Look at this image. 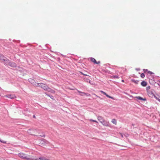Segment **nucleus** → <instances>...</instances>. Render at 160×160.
Listing matches in <instances>:
<instances>
[{"label":"nucleus","instance_id":"obj_12","mask_svg":"<svg viewBox=\"0 0 160 160\" xmlns=\"http://www.w3.org/2000/svg\"><path fill=\"white\" fill-rule=\"evenodd\" d=\"M38 159L40 160H47L46 158L44 157H40L39 158H37L35 159L36 160H38Z\"/></svg>","mask_w":160,"mask_h":160},{"label":"nucleus","instance_id":"obj_18","mask_svg":"<svg viewBox=\"0 0 160 160\" xmlns=\"http://www.w3.org/2000/svg\"><path fill=\"white\" fill-rule=\"evenodd\" d=\"M141 78H143L145 77V75L143 73H142L141 75Z\"/></svg>","mask_w":160,"mask_h":160},{"label":"nucleus","instance_id":"obj_2","mask_svg":"<svg viewBox=\"0 0 160 160\" xmlns=\"http://www.w3.org/2000/svg\"><path fill=\"white\" fill-rule=\"evenodd\" d=\"M18 156L20 158L23 159H26L28 160H31V159L30 158L29 156L27 155L26 154L22 153H20L18 154Z\"/></svg>","mask_w":160,"mask_h":160},{"label":"nucleus","instance_id":"obj_23","mask_svg":"<svg viewBox=\"0 0 160 160\" xmlns=\"http://www.w3.org/2000/svg\"><path fill=\"white\" fill-rule=\"evenodd\" d=\"M39 136L44 137H45V135L44 134H43L42 135H40Z\"/></svg>","mask_w":160,"mask_h":160},{"label":"nucleus","instance_id":"obj_17","mask_svg":"<svg viewBox=\"0 0 160 160\" xmlns=\"http://www.w3.org/2000/svg\"><path fill=\"white\" fill-rule=\"evenodd\" d=\"M89 120L90 121L93 122H97V123H98V122L97 121H96V120H93L92 119H90Z\"/></svg>","mask_w":160,"mask_h":160},{"label":"nucleus","instance_id":"obj_3","mask_svg":"<svg viewBox=\"0 0 160 160\" xmlns=\"http://www.w3.org/2000/svg\"><path fill=\"white\" fill-rule=\"evenodd\" d=\"M101 123L105 126H109L110 124L108 121L105 120L104 119L101 122Z\"/></svg>","mask_w":160,"mask_h":160},{"label":"nucleus","instance_id":"obj_1","mask_svg":"<svg viewBox=\"0 0 160 160\" xmlns=\"http://www.w3.org/2000/svg\"><path fill=\"white\" fill-rule=\"evenodd\" d=\"M29 80V82L34 86L40 87L45 90L48 91L52 93H55L54 90L49 88L45 84L37 83L34 81V80L31 79H30Z\"/></svg>","mask_w":160,"mask_h":160},{"label":"nucleus","instance_id":"obj_31","mask_svg":"<svg viewBox=\"0 0 160 160\" xmlns=\"http://www.w3.org/2000/svg\"><path fill=\"white\" fill-rule=\"evenodd\" d=\"M122 82H124V80H122Z\"/></svg>","mask_w":160,"mask_h":160},{"label":"nucleus","instance_id":"obj_25","mask_svg":"<svg viewBox=\"0 0 160 160\" xmlns=\"http://www.w3.org/2000/svg\"><path fill=\"white\" fill-rule=\"evenodd\" d=\"M81 73H82V75H85V76H87V75L86 74H85V73H83L82 72H81Z\"/></svg>","mask_w":160,"mask_h":160},{"label":"nucleus","instance_id":"obj_20","mask_svg":"<svg viewBox=\"0 0 160 160\" xmlns=\"http://www.w3.org/2000/svg\"><path fill=\"white\" fill-rule=\"evenodd\" d=\"M100 92L102 94H104V95H107V94H106V93L104 92H103V91H100Z\"/></svg>","mask_w":160,"mask_h":160},{"label":"nucleus","instance_id":"obj_6","mask_svg":"<svg viewBox=\"0 0 160 160\" xmlns=\"http://www.w3.org/2000/svg\"><path fill=\"white\" fill-rule=\"evenodd\" d=\"M23 113L26 116H29L30 115V112L27 109L24 110Z\"/></svg>","mask_w":160,"mask_h":160},{"label":"nucleus","instance_id":"obj_27","mask_svg":"<svg viewBox=\"0 0 160 160\" xmlns=\"http://www.w3.org/2000/svg\"><path fill=\"white\" fill-rule=\"evenodd\" d=\"M148 73H149L151 74H152V73L151 72V71H148Z\"/></svg>","mask_w":160,"mask_h":160},{"label":"nucleus","instance_id":"obj_15","mask_svg":"<svg viewBox=\"0 0 160 160\" xmlns=\"http://www.w3.org/2000/svg\"><path fill=\"white\" fill-rule=\"evenodd\" d=\"M132 81L136 84H138V80H132Z\"/></svg>","mask_w":160,"mask_h":160},{"label":"nucleus","instance_id":"obj_32","mask_svg":"<svg viewBox=\"0 0 160 160\" xmlns=\"http://www.w3.org/2000/svg\"><path fill=\"white\" fill-rule=\"evenodd\" d=\"M160 102V101H159Z\"/></svg>","mask_w":160,"mask_h":160},{"label":"nucleus","instance_id":"obj_8","mask_svg":"<svg viewBox=\"0 0 160 160\" xmlns=\"http://www.w3.org/2000/svg\"><path fill=\"white\" fill-rule=\"evenodd\" d=\"M0 59L4 61H8L9 60L7 59V58L4 57L3 55H1L0 56Z\"/></svg>","mask_w":160,"mask_h":160},{"label":"nucleus","instance_id":"obj_26","mask_svg":"<svg viewBox=\"0 0 160 160\" xmlns=\"http://www.w3.org/2000/svg\"><path fill=\"white\" fill-rule=\"evenodd\" d=\"M120 134L121 137L123 138V135L121 133H120Z\"/></svg>","mask_w":160,"mask_h":160},{"label":"nucleus","instance_id":"obj_7","mask_svg":"<svg viewBox=\"0 0 160 160\" xmlns=\"http://www.w3.org/2000/svg\"><path fill=\"white\" fill-rule=\"evenodd\" d=\"M90 60L91 61H92V62H93L95 64H99V63H100V61L97 62L95 59L92 58H90Z\"/></svg>","mask_w":160,"mask_h":160},{"label":"nucleus","instance_id":"obj_22","mask_svg":"<svg viewBox=\"0 0 160 160\" xmlns=\"http://www.w3.org/2000/svg\"><path fill=\"white\" fill-rule=\"evenodd\" d=\"M113 78H118L119 77L118 76H112Z\"/></svg>","mask_w":160,"mask_h":160},{"label":"nucleus","instance_id":"obj_21","mask_svg":"<svg viewBox=\"0 0 160 160\" xmlns=\"http://www.w3.org/2000/svg\"><path fill=\"white\" fill-rule=\"evenodd\" d=\"M85 81L87 82H89V83H90V81L89 79H85Z\"/></svg>","mask_w":160,"mask_h":160},{"label":"nucleus","instance_id":"obj_24","mask_svg":"<svg viewBox=\"0 0 160 160\" xmlns=\"http://www.w3.org/2000/svg\"><path fill=\"white\" fill-rule=\"evenodd\" d=\"M150 86H148L147 87V88H146V89L147 90H148L149 89H150Z\"/></svg>","mask_w":160,"mask_h":160},{"label":"nucleus","instance_id":"obj_30","mask_svg":"<svg viewBox=\"0 0 160 160\" xmlns=\"http://www.w3.org/2000/svg\"><path fill=\"white\" fill-rule=\"evenodd\" d=\"M33 118H35V116L34 115L33 116Z\"/></svg>","mask_w":160,"mask_h":160},{"label":"nucleus","instance_id":"obj_11","mask_svg":"<svg viewBox=\"0 0 160 160\" xmlns=\"http://www.w3.org/2000/svg\"><path fill=\"white\" fill-rule=\"evenodd\" d=\"M141 84L142 86L145 87L146 86L147 83L145 81H143L142 82Z\"/></svg>","mask_w":160,"mask_h":160},{"label":"nucleus","instance_id":"obj_5","mask_svg":"<svg viewBox=\"0 0 160 160\" xmlns=\"http://www.w3.org/2000/svg\"><path fill=\"white\" fill-rule=\"evenodd\" d=\"M7 62H8V65L12 67H15L16 66V64L12 62H10L9 61H7Z\"/></svg>","mask_w":160,"mask_h":160},{"label":"nucleus","instance_id":"obj_19","mask_svg":"<svg viewBox=\"0 0 160 160\" xmlns=\"http://www.w3.org/2000/svg\"><path fill=\"white\" fill-rule=\"evenodd\" d=\"M107 97L109 98H110L112 99H114V98H113V97H110V96H109L108 95V94H107L106 95Z\"/></svg>","mask_w":160,"mask_h":160},{"label":"nucleus","instance_id":"obj_14","mask_svg":"<svg viewBox=\"0 0 160 160\" xmlns=\"http://www.w3.org/2000/svg\"><path fill=\"white\" fill-rule=\"evenodd\" d=\"M78 92L80 93V94L82 96H84L86 94L83 92H81L78 90Z\"/></svg>","mask_w":160,"mask_h":160},{"label":"nucleus","instance_id":"obj_4","mask_svg":"<svg viewBox=\"0 0 160 160\" xmlns=\"http://www.w3.org/2000/svg\"><path fill=\"white\" fill-rule=\"evenodd\" d=\"M38 130L36 129H29L28 130V133H29V134L32 135H34L33 132H37Z\"/></svg>","mask_w":160,"mask_h":160},{"label":"nucleus","instance_id":"obj_16","mask_svg":"<svg viewBox=\"0 0 160 160\" xmlns=\"http://www.w3.org/2000/svg\"><path fill=\"white\" fill-rule=\"evenodd\" d=\"M136 98L137 99H139V100H146L145 99H143V98H142L141 97H136Z\"/></svg>","mask_w":160,"mask_h":160},{"label":"nucleus","instance_id":"obj_28","mask_svg":"<svg viewBox=\"0 0 160 160\" xmlns=\"http://www.w3.org/2000/svg\"><path fill=\"white\" fill-rule=\"evenodd\" d=\"M53 98V96H51V98L52 99H54Z\"/></svg>","mask_w":160,"mask_h":160},{"label":"nucleus","instance_id":"obj_10","mask_svg":"<svg viewBox=\"0 0 160 160\" xmlns=\"http://www.w3.org/2000/svg\"><path fill=\"white\" fill-rule=\"evenodd\" d=\"M98 120L101 122L103 120H104V118L103 117H101V116H98Z\"/></svg>","mask_w":160,"mask_h":160},{"label":"nucleus","instance_id":"obj_29","mask_svg":"<svg viewBox=\"0 0 160 160\" xmlns=\"http://www.w3.org/2000/svg\"><path fill=\"white\" fill-rule=\"evenodd\" d=\"M45 141V139H43V140H42L41 142H44Z\"/></svg>","mask_w":160,"mask_h":160},{"label":"nucleus","instance_id":"obj_13","mask_svg":"<svg viewBox=\"0 0 160 160\" xmlns=\"http://www.w3.org/2000/svg\"><path fill=\"white\" fill-rule=\"evenodd\" d=\"M111 122H112L113 123V124H115V125H116V124H117V122L116 120L115 119H113L112 120V121H111Z\"/></svg>","mask_w":160,"mask_h":160},{"label":"nucleus","instance_id":"obj_9","mask_svg":"<svg viewBox=\"0 0 160 160\" xmlns=\"http://www.w3.org/2000/svg\"><path fill=\"white\" fill-rule=\"evenodd\" d=\"M7 97L10 99H14L16 97L14 95H9L7 96Z\"/></svg>","mask_w":160,"mask_h":160}]
</instances>
